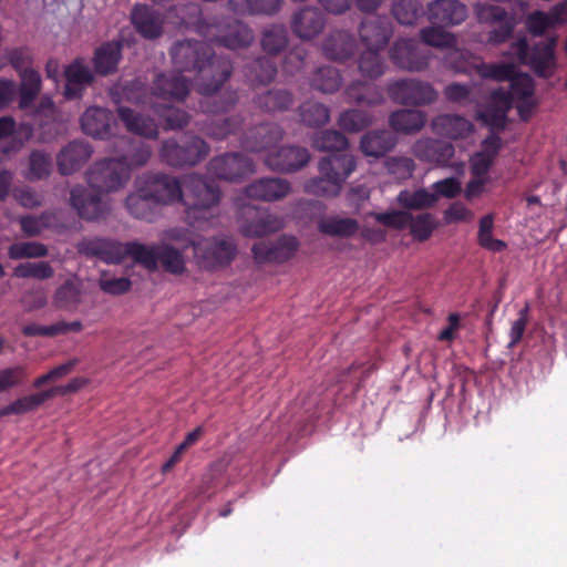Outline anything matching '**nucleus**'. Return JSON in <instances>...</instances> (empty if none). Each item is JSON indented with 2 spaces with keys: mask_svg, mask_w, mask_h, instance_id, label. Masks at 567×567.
Returning <instances> with one entry per match:
<instances>
[{
  "mask_svg": "<svg viewBox=\"0 0 567 567\" xmlns=\"http://www.w3.org/2000/svg\"><path fill=\"white\" fill-rule=\"evenodd\" d=\"M196 30L205 41L185 39L174 43L171 58L176 72L158 73L154 79V92L165 100L184 101L189 94L190 82L182 73L194 71L199 75L196 90L203 96L199 110L206 114L227 113L238 103V91L227 89L220 96L216 94L231 78L234 66L228 58L217 56L208 42L231 50L246 48L254 40L252 31L230 17L199 18Z\"/></svg>",
  "mask_w": 567,
  "mask_h": 567,
  "instance_id": "nucleus-1",
  "label": "nucleus"
},
{
  "mask_svg": "<svg viewBox=\"0 0 567 567\" xmlns=\"http://www.w3.org/2000/svg\"><path fill=\"white\" fill-rule=\"evenodd\" d=\"M355 167L357 162L351 154H331L322 157L318 165L319 176L305 184V192L316 196L336 197Z\"/></svg>",
  "mask_w": 567,
  "mask_h": 567,
  "instance_id": "nucleus-2",
  "label": "nucleus"
},
{
  "mask_svg": "<svg viewBox=\"0 0 567 567\" xmlns=\"http://www.w3.org/2000/svg\"><path fill=\"white\" fill-rule=\"evenodd\" d=\"M155 99L165 101V99L154 92V84L150 93L146 86L138 80L127 82L122 87V100L136 105L148 106L164 122L165 130H181L188 125L190 116L187 112L169 105L159 104ZM113 100L116 103L121 102V99H116L115 94H113ZM166 102L172 101L166 100Z\"/></svg>",
  "mask_w": 567,
  "mask_h": 567,
  "instance_id": "nucleus-3",
  "label": "nucleus"
},
{
  "mask_svg": "<svg viewBox=\"0 0 567 567\" xmlns=\"http://www.w3.org/2000/svg\"><path fill=\"white\" fill-rule=\"evenodd\" d=\"M183 185L186 194L183 193L181 203L185 206L186 218L206 219L210 210L220 202V188L198 174L185 176Z\"/></svg>",
  "mask_w": 567,
  "mask_h": 567,
  "instance_id": "nucleus-4",
  "label": "nucleus"
},
{
  "mask_svg": "<svg viewBox=\"0 0 567 567\" xmlns=\"http://www.w3.org/2000/svg\"><path fill=\"white\" fill-rule=\"evenodd\" d=\"M210 146L202 137L186 133L178 138L162 142L161 159L172 167H193L203 162L209 154Z\"/></svg>",
  "mask_w": 567,
  "mask_h": 567,
  "instance_id": "nucleus-5",
  "label": "nucleus"
},
{
  "mask_svg": "<svg viewBox=\"0 0 567 567\" xmlns=\"http://www.w3.org/2000/svg\"><path fill=\"white\" fill-rule=\"evenodd\" d=\"M557 40V37L553 35L546 41L537 42L529 48L527 40L520 38L513 43V49L520 62L528 64L538 76L548 78L555 66Z\"/></svg>",
  "mask_w": 567,
  "mask_h": 567,
  "instance_id": "nucleus-6",
  "label": "nucleus"
},
{
  "mask_svg": "<svg viewBox=\"0 0 567 567\" xmlns=\"http://www.w3.org/2000/svg\"><path fill=\"white\" fill-rule=\"evenodd\" d=\"M130 177L128 164L120 157L99 161L87 173L89 185L102 193L123 188Z\"/></svg>",
  "mask_w": 567,
  "mask_h": 567,
  "instance_id": "nucleus-7",
  "label": "nucleus"
},
{
  "mask_svg": "<svg viewBox=\"0 0 567 567\" xmlns=\"http://www.w3.org/2000/svg\"><path fill=\"white\" fill-rule=\"evenodd\" d=\"M194 256L204 269L228 266L237 254L235 243L227 237H210L193 243Z\"/></svg>",
  "mask_w": 567,
  "mask_h": 567,
  "instance_id": "nucleus-8",
  "label": "nucleus"
},
{
  "mask_svg": "<svg viewBox=\"0 0 567 567\" xmlns=\"http://www.w3.org/2000/svg\"><path fill=\"white\" fill-rule=\"evenodd\" d=\"M137 183L142 192L146 193L159 206L181 203L183 199V184L173 175L164 173L144 174Z\"/></svg>",
  "mask_w": 567,
  "mask_h": 567,
  "instance_id": "nucleus-9",
  "label": "nucleus"
},
{
  "mask_svg": "<svg viewBox=\"0 0 567 567\" xmlns=\"http://www.w3.org/2000/svg\"><path fill=\"white\" fill-rule=\"evenodd\" d=\"M386 92L394 103L401 105H426L437 99V93L431 84L413 79L390 82Z\"/></svg>",
  "mask_w": 567,
  "mask_h": 567,
  "instance_id": "nucleus-10",
  "label": "nucleus"
},
{
  "mask_svg": "<svg viewBox=\"0 0 567 567\" xmlns=\"http://www.w3.org/2000/svg\"><path fill=\"white\" fill-rule=\"evenodd\" d=\"M252 171L251 159L240 153H225L213 157L207 164L209 175L227 182L239 181Z\"/></svg>",
  "mask_w": 567,
  "mask_h": 567,
  "instance_id": "nucleus-11",
  "label": "nucleus"
},
{
  "mask_svg": "<svg viewBox=\"0 0 567 567\" xmlns=\"http://www.w3.org/2000/svg\"><path fill=\"white\" fill-rule=\"evenodd\" d=\"M70 204L78 216L85 220H97L103 218L109 207L102 199V192L93 186L84 187L76 185L71 189Z\"/></svg>",
  "mask_w": 567,
  "mask_h": 567,
  "instance_id": "nucleus-12",
  "label": "nucleus"
},
{
  "mask_svg": "<svg viewBox=\"0 0 567 567\" xmlns=\"http://www.w3.org/2000/svg\"><path fill=\"white\" fill-rule=\"evenodd\" d=\"M299 243L292 236H282L277 241H258L251 252L257 264L285 262L291 259L298 250Z\"/></svg>",
  "mask_w": 567,
  "mask_h": 567,
  "instance_id": "nucleus-13",
  "label": "nucleus"
},
{
  "mask_svg": "<svg viewBox=\"0 0 567 567\" xmlns=\"http://www.w3.org/2000/svg\"><path fill=\"white\" fill-rule=\"evenodd\" d=\"M326 23V16L319 8L306 6L292 14L290 27L297 38L309 41L323 31Z\"/></svg>",
  "mask_w": 567,
  "mask_h": 567,
  "instance_id": "nucleus-14",
  "label": "nucleus"
},
{
  "mask_svg": "<svg viewBox=\"0 0 567 567\" xmlns=\"http://www.w3.org/2000/svg\"><path fill=\"white\" fill-rule=\"evenodd\" d=\"M513 104V94L504 89L494 90L487 105L478 111L477 117L491 130H504L507 112Z\"/></svg>",
  "mask_w": 567,
  "mask_h": 567,
  "instance_id": "nucleus-15",
  "label": "nucleus"
},
{
  "mask_svg": "<svg viewBox=\"0 0 567 567\" xmlns=\"http://www.w3.org/2000/svg\"><path fill=\"white\" fill-rule=\"evenodd\" d=\"M389 56L394 65L406 71H422L429 64V56L421 52L417 42L411 39L395 41Z\"/></svg>",
  "mask_w": 567,
  "mask_h": 567,
  "instance_id": "nucleus-16",
  "label": "nucleus"
},
{
  "mask_svg": "<svg viewBox=\"0 0 567 567\" xmlns=\"http://www.w3.org/2000/svg\"><path fill=\"white\" fill-rule=\"evenodd\" d=\"M310 154L301 146H282L268 153L266 165L277 172H296L308 164Z\"/></svg>",
  "mask_w": 567,
  "mask_h": 567,
  "instance_id": "nucleus-17",
  "label": "nucleus"
},
{
  "mask_svg": "<svg viewBox=\"0 0 567 567\" xmlns=\"http://www.w3.org/2000/svg\"><path fill=\"white\" fill-rule=\"evenodd\" d=\"M392 35V23L386 16L365 18L359 28V37L369 49H384Z\"/></svg>",
  "mask_w": 567,
  "mask_h": 567,
  "instance_id": "nucleus-18",
  "label": "nucleus"
},
{
  "mask_svg": "<svg viewBox=\"0 0 567 567\" xmlns=\"http://www.w3.org/2000/svg\"><path fill=\"white\" fill-rule=\"evenodd\" d=\"M93 148L81 140L71 141L56 155V166L61 175L68 176L81 169L91 158Z\"/></svg>",
  "mask_w": 567,
  "mask_h": 567,
  "instance_id": "nucleus-19",
  "label": "nucleus"
},
{
  "mask_svg": "<svg viewBox=\"0 0 567 567\" xmlns=\"http://www.w3.org/2000/svg\"><path fill=\"white\" fill-rule=\"evenodd\" d=\"M115 124L114 114L105 107L91 106L81 116L82 131L94 138H109Z\"/></svg>",
  "mask_w": 567,
  "mask_h": 567,
  "instance_id": "nucleus-20",
  "label": "nucleus"
},
{
  "mask_svg": "<svg viewBox=\"0 0 567 567\" xmlns=\"http://www.w3.org/2000/svg\"><path fill=\"white\" fill-rule=\"evenodd\" d=\"M412 153L422 162L447 166L454 156L455 150L450 142L426 137L417 140L413 144Z\"/></svg>",
  "mask_w": 567,
  "mask_h": 567,
  "instance_id": "nucleus-21",
  "label": "nucleus"
},
{
  "mask_svg": "<svg viewBox=\"0 0 567 567\" xmlns=\"http://www.w3.org/2000/svg\"><path fill=\"white\" fill-rule=\"evenodd\" d=\"M467 17V8L458 0H435L427 6V18L433 24L452 27Z\"/></svg>",
  "mask_w": 567,
  "mask_h": 567,
  "instance_id": "nucleus-22",
  "label": "nucleus"
},
{
  "mask_svg": "<svg viewBox=\"0 0 567 567\" xmlns=\"http://www.w3.org/2000/svg\"><path fill=\"white\" fill-rule=\"evenodd\" d=\"M291 190L290 183L280 177H265L250 183L245 188L248 198L261 202H275L286 197Z\"/></svg>",
  "mask_w": 567,
  "mask_h": 567,
  "instance_id": "nucleus-23",
  "label": "nucleus"
},
{
  "mask_svg": "<svg viewBox=\"0 0 567 567\" xmlns=\"http://www.w3.org/2000/svg\"><path fill=\"white\" fill-rule=\"evenodd\" d=\"M79 251L107 264H120L125 258L126 244L123 245L113 239L94 238L80 244Z\"/></svg>",
  "mask_w": 567,
  "mask_h": 567,
  "instance_id": "nucleus-24",
  "label": "nucleus"
},
{
  "mask_svg": "<svg viewBox=\"0 0 567 567\" xmlns=\"http://www.w3.org/2000/svg\"><path fill=\"white\" fill-rule=\"evenodd\" d=\"M135 30L145 39L154 40L163 33L162 14L147 4H136L131 13Z\"/></svg>",
  "mask_w": 567,
  "mask_h": 567,
  "instance_id": "nucleus-25",
  "label": "nucleus"
},
{
  "mask_svg": "<svg viewBox=\"0 0 567 567\" xmlns=\"http://www.w3.org/2000/svg\"><path fill=\"white\" fill-rule=\"evenodd\" d=\"M284 131L276 123H264L254 127L243 141L249 152H261L272 147L282 140Z\"/></svg>",
  "mask_w": 567,
  "mask_h": 567,
  "instance_id": "nucleus-26",
  "label": "nucleus"
},
{
  "mask_svg": "<svg viewBox=\"0 0 567 567\" xmlns=\"http://www.w3.org/2000/svg\"><path fill=\"white\" fill-rule=\"evenodd\" d=\"M357 49L353 34L337 30L331 32L322 44L324 55L330 60L346 61L350 59Z\"/></svg>",
  "mask_w": 567,
  "mask_h": 567,
  "instance_id": "nucleus-27",
  "label": "nucleus"
},
{
  "mask_svg": "<svg viewBox=\"0 0 567 567\" xmlns=\"http://www.w3.org/2000/svg\"><path fill=\"white\" fill-rule=\"evenodd\" d=\"M396 145L395 136L386 130L369 131L361 136L360 150L369 157L380 158Z\"/></svg>",
  "mask_w": 567,
  "mask_h": 567,
  "instance_id": "nucleus-28",
  "label": "nucleus"
},
{
  "mask_svg": "<svg viewBox=\"0 0 567 567\" xmlns=\"http://www.w3.org/2000/svg\"><path fill=\"white\" fill-rule=\"evenodd\" d=\"M117 114L128 132L151 140L158 137L157 124L150 116L125 106H118Z\"/></svg>",
  "mask_w": 567,
  "mask_h": 567,
  "instance_id": "nucleus-29",
  "label": "nucleus"
},
{
  "mask_svg": "<svg viewBox=\"0 0 567 567\" xmlns=\"http://www.w3.org/2000/svg\"><path fill=\"white\" fill-rule=\"evenodd\" d=\"M483 75L497 81L512 80V87L520 97H529L533 94L530 79L526 76L514 79L515 68L511 63L486 65Z\"/></svg>",
  "mask_w": 567,
  "mask_h": 567,
  "instance_id": "nucleus-30",
  "label": "nucleus"
},
{
  "mask_svg": "<svg viewBox=\"0 0 567 567\" xmlns=\"http://www.w3.org/2000/svg\"><path fill=\"white\" fill-rule=\"evenodd\" d=\"M122 43L120 41H107L102 43L94 51L93 66L100 75L113 74L122 59Z\"/></svg>",
  "mask_w": 567,
  "mask_h": 567,
  "instance_id": "nucleus-31",
  "label": "nucleus"
},
{
  "mask_svg": "<svg viewBox=\"0 0 567 567\" xmlns=\"http://www.w3.org/2000/svg\"><path fill=\"white\" fill-rule=\"evenodd\" d=\"M432 127L439 135L457 140L468 136L473 131V124L463 116L442 114L432 121Z\"/></svg>",
  "mask_w": 567,
  "mask_h": 567,
  "instance_id": "nucleus-32",
  "label": "nucleus"
},
{
  "mask_svg": "<svg viewBox=\"0 0 567 567\" xmlns=\"http://www.w3.org/2000/svg\"><path fill=\"white\" fill-rule=\"evenodd\" d=\"M125 207L134 218L147 221H153L159 213V206L142 192V186L138 183L136 190L126 197Z\"/></svg>",
  "mask_w": 567,
  "mask_h": 567,
  "instance_id": "nucleus-33",
  "label": "nucleus"
},
{
  "mask_svg": "<svg viewBox=\"0 0 567 567\" xmlns=\"http://www.w3.org/2000/svg\"><path fill=\"white\" fill-rule=\"evenodd\" d=\"M426 123V115L419 110H398L390 114L389 124L391 128L402 134H414L420 132Z\"/></svg>",
  "mask_w": 567,
  "mask_h": 567,
  "instance_id": "nucleus-34",
  "label": "nucleus"
},
{
  "mask_svg": "<svg viewBox=\"0 0 567 567\" xmlns=\"http://www.w3.org/2000/svg\"><path fill=\"white\" fill-rule=\"evenodd\" d=\"M344 94L350 102L357 104L375 106L384 102L382 90L378 85L362 80L350 83L346 87Z\"/></svg>",
  "mask_w": 567,
  "mask_h": 567,
  "instance_id": "nucleus-35",
  "label": "nucleus"
},
{
  "mask_svg": "<svg viewBox=\"0 0 567 567\" xmlns=\"http://www.w3.org/2000/svg\"><path fill=\"white\" fill-rule=\"evenodd\" d=\"M255 105L266 113L284 112L293 104V96L288 90L271 89L254 99Z\"/></svg>",
  "mask_w": 567,
  "mask_h": 567,
  "instance_id": "nucleus-36",
  "label": "nucleus"
},
{
  "mask_svg": "<svg viewBox=\"0 0 567 567\" xmlns=\"http://www.w3.org/2000/svg\"><path fill=\"white\" fill-rule=\"evenodd\" d=\"M243 125L244 117L240 114H235L223 120L207 121L202 131L213 140L223 141L229 135L237 134Z\"/></svg>",
  "mask_w": 567,
  "mask_h": 567,
  "instance_id": "nucleus-37",
  "label": "nucleus"
},
{
  "mask_svg": "<svg viewBox=\"0 0 567 567\" xmlns=\"http://www.w3.org/2000/svg\"><path fill=\"white\" fill-rule=\"evenodd\" d=\"M161 245H144L137 241L126 243L125 258L130 257L132 260L147 269L155 271L158 268V254Z\"/></svg>",
  "mask_w": 567,
  "mask_h": 567,
  "instance_id": "nucleus-38",
  "label": "nucleus"
},
{
  "mask_svg": "<svg viewBox=\"0 0 567 567\" xmlns=\"http://www.w3.org/2000/svg\"><path fill=\"white\" fill-rule=\"evenodd\" d=\"M318 230L331 237L350 238L359 230V223L350 217L330 216L318 223Z\"/></svg>",
  "mask_w": 567,
  "mask_h": 567,
  "instance_id": "nucleus-39",
  "label": "nucleus"
},
{
  "mask_svg": "<svg viewBox=\"0 0 567 567\" xmlns=\"http://www.w3.org/2000/svg\"><path fill=\"white\" fill-rule=\"evenodd\" d=\"M81 284L76 279H68L55 290L54 306L61 310H75L81 302Z\"/></svg>",
  "mask_w": 567,
  "mask_h": 567,
  "instance_id": "nucleus-40",
  "label": "nucleus"
},
{
  "mask_svg": "<svg viewBox=\"0 0 567 567\" xmlns=\"http://www.w3.org/2000/svg\"><path fill=\"white\" fill-rule=\"evenodd\" d=\"M311 86L322 93H334L342 84L340 71L333 66L317 68L310 79Z\"/></svg>",
  "mask_w": 567,
  "mask_h": 567,
  "instance_id": "nucleus-41",
  "label": "nucleus"
},
{
  "mask_svg": "<svg viewBox=\"0 0 567 567\" xmlns=\"http://www.w3.org/2000/svg\"><path fill=\"white\" fill-rule=\"evenodd\" d=\"M398 203L410 210H423L432 208L437 203V196L426 188H419L413 192L401 190L398 195Z\"/></svg>",
  "mask_w": 567,
  "mask_h": 567,
  "instance_id": "nucleus-42",
  "label": "nucleus"
},
{
  "mask_svg": "<svg viewBox=\"0 0 567 567\" xmlns=\"http://www.w3.org/2000/svg\"><path fill=\"white\" fill-rule=\"evenodd\" d=\"M50 400V393L47 390L33 393L27 396H22L11 402L10 404L0 409V417H4L12 414H25L32 412L41 406L44 402Z\"/></svg>",
  "mask_w": 567,
  "mask_h": 567,
  "instance_id": "nucleus-43",
  "label": "nucleus"
},
{
  "mask_svg": "<svg viewBox=\"0 0 567 567\" xmlns=\"http://www.w3.org/2000/svg\"><path fill=\"white\" fill-rule=\"evenodd\" d=\"M19 107H30L41 91V75L38 71H24L20 74Z\"/></svg>",
  "mask_w": 567,
  "mask_h": 567,
  "instance_id": "nucleus-44",
  "label": "nucleus"
},
{
  "mask_svg": "<svg viewBox=\"0 0 567 567\" xmlns=\"http://www.w3.org/2000/svg\"><path fill=\"white\" fill-rule=\"evenodd\" d=\"M228 0L230 9L236 13L248 12L250 14H266L272 16L277 13L280 8L282 0Z\"/></svg>",
  "mask_w": 567,
  "mask_h": 567,
  "instance_id": "nucleus-45",
  "label": "nucleus"
},
{
  "mask_svg": "<svg viewBox=\"0 0 567 567\" xmlns=\"http://www.w3.org/2000/svg\"><path fill=\"white\" fill-rule=\"evenodd\" d=\"M493 229L494 215L487 214L483 216L478 223L477 243L482 248L488 251L501 252L507 245L505 241L493 237Z\"/></svg>",
  "mask_w": 567,
  "mask_h": 567,
  "instance_id": "nucleus-46",
  "label": "nucleus"
},
{
  "mask_svg": "<svg viewBox=\"0 0 567 567\" xmlns=\"http://www.w3.org/2000/svg\"><path fill=\"white\" fill-rule=\"evenodd\" d=\"M493 229L494 215L487 214L483 216L478 223L477 243L482 248L488 251L501 252L507 245L505 241L493 237Z\"/></svg>",
  "mask_w": 567,
  "mask_h": 567,
  "instance_id": "nucleus-47",
  "label": "nucleus"
},
{
  "mask_svg": "<svg viewBox=\"0 0 567 567\" xmlns=\"http://www.w3.org/2000/svg\"><path fill=\"white\" fill-rule=\"evenodd\" d=\"M423 13L420 0H393L392 14L400 24L412 25Z\"/></svg>",
  "mask_w": 567,
  "mask_h": 567,
  "instance_id": "nucleus-48",
  "label": "nucleus"
},
{
  "mask_svg": "<svg viewBox=\"0 0 567 567\" xmlns=\"http://www.w3.org/2000/svg\"><path fill=\"white\" fill-rule=\"evenodd\" d=\"M408 227L412 237L415 240L423 243L427 240L432 236L433 231L439 227V221L431 213H422L416 216L411 214Z\"/></svg>",
  "mask_w": 567,
  "mask_h": 567,
  "instance_id": "nucleus-49",
  "label": "nucleus"
},
{
  "mask_svg": "<svg viewBox=\"0 0 567 567\" xmlns=\"http://www.w3.org/2000/svg\"><path fill=\"white\" fill-rule=\"evenodd\" d=\"M382 49H369L361 53L359 59L360 72L370 78L378 79L385 72L386 65L384 59L380 55Z\"/></svg>",
  "mask_w": 567,
  "mask_h": 567,
  "instance_id": "nucleus-50",
  "label": "nucleus"
},
{
  "mask_svg": "<svg viewBox=\"0 0 567 567\" xmlns=\"http://www.w3.org/2000/svg\"><path fill=\"white\" fill-rule=\"evenodd\" d=\"M373 120L374 117L370 112L353 109L344 111L340 115L338 124L343 131L355 133L370 126Z\"/></svg>",
  "mask_w": 567,
  "mask_h": 567,
  "instance_id": "nucleus-51",
  "label": "nucleus"
},
{
  "mask_svg": "<svg viewBox=\"0 0 567 567\" xmlns=\"http://www.w3.org/2000/svg\"><path fill=\"white\" fill-rule=\"evenodd\" d=\"M277 74V65L270 58H258L249 66V79L254 85L268 84Z\"/></svg>",
  "mask_w": 567,
  "mask_h": 567,
  "instance_id": "nucleus-52",
  "label": "nucleus"
},
{
  "mask_svg": "<svg viewBox=\"0 0 567 567\" xmlns=\"http://www.w3.org/2000/svg\"><path fill=\"white\" fill-rule=\"evenodd\" d=\"M299 115L303 124L310 127L324 125L330 118L329 109L318 102H305L299 107Z\"/></svg>",
  "mask_w": 567,
  "mask_h": 567,
  "instance_id": "nucleus-53",
  "label": "nucleus"
},
{
  "mask_svg": "<svg viewBox=\"0 0 567 567\" xmlns=\"http://www.w3.org/2000/svg\"><path fill=\"white\" fill-rule=\"evenodd\" d=\"M288 43L287 29L282 24H274L262 33L261 44L269 54L281 52Z\"/></svg>",
  "mask_w": 567,
  "mask_h": 567,
  "instance_id": "nucleus-54",
  "label": "nucleus"
},
{
  "mask_svg": "<svg viewBox=\"0 0 567 567\" xmlns=\"http://www.w3.org/2000/svg\"><path fill=\"white\" fill-rule=\"evenodd\" d=\"M54 269L44 260L41 261H27L19 264L13 269V276L17 278H33L38 280H45L52 278Z\"/></svg>",
  "mask_w": 567,
  "mask_h": 567,
  "instance_id": "nucleus-55",
  "label": "nucleus"
},
{
  "mask_svg": "<svg viewBox=\"0 0 567 567\" xmlns=\"http://www.w3.org/2000/svg\"><path fill=\"white\" fill-rule=\"evenodd\" d=\"M348 138L340 132L327 130L318 133L313 140V146L323 152H340L348 147Z\"/></svg>",
  "mask_w": 567,
  "mask_h": 567,
  "instance_id": "nucleus-56",
  "label": "nucleus"
},
{
  "mask_svg": "<svg viewBox=\"0 0 567 567\" xmlns=\"http://www.w3.org/2000/svg\"><path fill=\"white\" fill-rule=\"evenodd\" d=\"M158 264L165 271L173 275H182L186 269L182 252L171 245H161Z\"/></svg>",
  "mask_w": 567,
  "mask_h": 567,
  "instance_id": "nucleus-57",
  "label": "nucleus"
},
{
  "mask_svg": "<svg viewBox=\"0 0 567 567\" xmlns=\"http://www.w3.org/2000/svg\"><path fill=\"white\" fill-rule=\"evenodd\" d=\"M52 171V157L50 154L35 150L29 156V175L30 181H39L48 177Z\"/></svg>",
  "mask_w": 567,
  "mask_h": 567,
  "instance_id": "nucleus-58",
  "label": "nucleus"
},
{
  "mask_svg": "<svg viewBox=\"0 0 567 567\" xmlns=\"http://www.w3.org/2000/svg\"><path fill=\"white\" fill-rule=\"evenodd\" d=\"M8 255L11 259L42 258L48 255L45 245L35 241H19L10 245Z\"/></svg>",
  "mask_w": 567,
  "mask_h": 567,
  "instance_id": "nucleus-59",
  "label": "nucleus"
},
{
  "mask_svg": "<svg viewBox=\"0 0 567 567\" xmlns=\"http://www.w3.org/2000/svg\"><path fill=\"white\" fill-rule=\"evenodd\" d=\"M280 228L277 218L270 215L260 216L259 218L248 221L243 226V234L247 237H264Z\"/></svg>",
  "mask_w": 567,
  "mask_h": 567,
  "instance_id": "nucleus-60",
  "label": "nucleus"
},
{
  "mask_svg": "<svg viewBox=\"0 0 567 567\" xmlns=\"http://www.w3.org/2000/svg\"><path fill=\"white\" fill-rule=\"evenodd\" d=\"M443 28L439 24L423 28L420 32L422 42L436 48L452 47L455 41L454 37Z\"/></svg>",
  "mask_w": 567,
  "mask_h": 567,
  "instance_id": "nucleus-61",
  "label": "nucleus"
},
{
  "mask_svg": "<svg viewBox=\"0 0 567 567\" xmlns=\"http://www.w3.org/2000/svg\"><path fill=\"white\" fill-rule=\"evenodd\" d=\"M28 378L24 365H14L0 370V393L21 385Z\"/></svg>",
  "mask_w": 567,
  "mask_h": 567,
  "instance_id": "nucleus-62",
  "label": "nucleus"
},
{
  "mask_svg": "<svg viewBox=\"0 0 567 567\" xmlns=\"http://www.w3.org/2000/svg\"><path fill=\"white\" fill-rule=\"evenodd\" d=\"M64 75L66 81L85 86L90 85L94 80V75L89 66L80 59L74 60L65 68Z\"/></svg>",
  "mask_w": 567,
  "mask_h": 567,
  "instance_id": "nucleus-63",
  "label": "nucleus"
},
{
  "mask_svg": "<svg viewBox=\"0 0 567 567\" xmlns=\"http://www.w3.org/2000/svg\"><path fill=\"white\" fill-rule=\"evenodd\" d=\"M374 219L385 227L402 230L408 227L411 213L404 210H390L383 213H374Z\"/></svg>",
  "mask_w": 567,
  "mask_h": 567,
  "instance_id": "nucleus-64",
  "label": "nucleus"
}]
</instances>
